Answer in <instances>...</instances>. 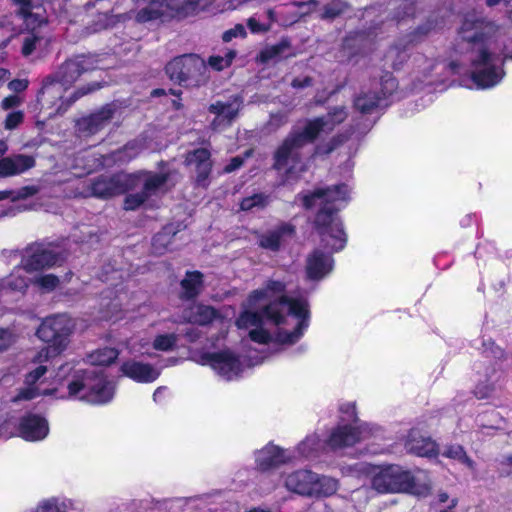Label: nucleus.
I'll use <instances>...</instances> for the list:
<instances>
[{
  "label": "nucleus",
  "instance_id": "58836bf2",
  "mask_svg": "<svg viewBox=\"0 0 512 512\" xmlns=\"http://www.w3.org/2000/svg\"><path fill=\"white\" fill-rule=\"evenodd\" d=\"M236 55L237 53L235 50L227 49L222 54L210 56L208 58V65L216 71H221L232 64Z\"/></svg>",
  "mask_w": 512,
  "mask_h": 512
},
{
  "label": "nucleus",
  "instance_id": "f3484780",
  "mask_svg": "<svg viewBox=\"0 0 512 512\" xmlns=\"http://www.w3.org/2000/svg\"><path fill=\"white\" fill-rule=\"evenodd\" d=\"M98 68L92 56H78L65 62L54 75L58 82L63 83L68 89L80 77L83 72Z\"/></svg>",
  "mask_w": 512,
  "mask_h": 512
},
{
  "label": "nucleus",
  "instance_id": "dca6fc26",
  "mask_svg": "<svg viewBox=\"0 0 512 512\" xmlns=\"http://www.w3.org/2000/svg\"><path fill=\"white\" fill-rule=\"evenodd\" d=\"M243 100L240 96L235 95L227 101H216L212 103L208 111L214 115V119L210 123L212 130L219 131L229 127L238 116L242 108Z\"/></svg>",
  "mask_w": 512,
  "mask_h": 512
},
{
  "label": "nucleus",
  "instance_id": "473e14b6",
  "mask_svg": "<svg viewBox=\"0 0 512 512\" xmlns=\"http://www.w3.org/2000/svg\"><path fill=\"white\" fill-rule=\"evenodd\" d=\"M71 509V500L63 497H51L41 501L35 512H69Z\"/></svg>",
  "mask_w": 512,
  "mask_h": 512
},
{
  "label": "nucleus",
  "instance_id": "2f4dec72",
  "mask_svg": "<svg viewBox=\"0 0 512 512\" xmlns=\"http://www.w3.org/2000/svg\"><path fill=\"white\" fill-rule=\"evenodd\" d=\"M354 104L356 109L362 113H371L376 108L384 106L382 104V98H380L376 92L372 91L359 94L356 97Z\"/></svg>",
  "mask_w": 512,
  "mask_h": 512
},
{
  "label": "nucleus",
  "instance_id": "423d86ee",
  "mask_svg": "<svg viewBox=\"0 0 512 512\" xmlns=\"http://www.w3.org/2000/svg\"><path fill=\"white\" fill-rule=\"evenodd\" d=\"M166 180V175L152 172L118 173L112 176L101 175L91 182L90 195L98 198H110L141 187V192L127 195L124 201L126 210H135L150 196L156 194Z\"/></svg>",
  "mask_w": 512,
  "mask_h": 512
},
{
  "label": "nucleus",
  "instance_id": "49530a36",
  "mask_svg": "<svg viewBox=\"0 0 512 512\" xmlns=\"http://www.w3.org/2000/svg\"><path fill=\"white\" fill-rule=\"evenodd\" d=\"M342 417L340 423L360 425L356 416V407L354 403L343 404L340 408ZM362 425H365L364 423Z\"/></svg>",
  "mask_w": 512,
  "mask_h": 512
},
{
  "label": "nucleus",
  "instance_id": "603ef678",
  "mask_svg": "<svg viewBox=\"0 0 512 512\" xmlns=\"http://www.w3.org/2000/svg\"><path fill=\"white\" fill-rule=\"evenodd\" d=\"M246 36L245 27L242 24H236L233 28L225 31L222 35V39L224 42H230L234 38Z\"/></svg>",
  "mask_w": 512,
  "mask_h": 512
},
{
  "label": "nucleus",
  "instance_id": "a878e982",
  "mask_svg": "<svg viewBox=\"0 0 512 512\" xmlns=\"http://www.w3.org/2000/svg\"><path fill=\"white\" fill-rule=\"evenodd\" d=\"M311 483L308 497L316 499L331 497L336 494L340 487L336 478L316 472L313 474Z\"/></svg>",
  "mask_w": 512,
  "mask_h": 512
},
{
  "label": "nucleus",
  "instance_id": "cd10ccee",
  "mask_svg": "<svg viewBox=\"0 0 512 512\" xmlns=\"http://www.w3.org/2000/svg\"><path fill=\"white\" fill-rule=\"evenodd\" d=\"M294 229L288 224H282L276 229L269 230L259 235L258 243L263 249L276 251L281 244L292 237Z\"/></svg>",
  "mask_w": 512,
  "mask_h": 512
},
{
  "label": "nucleus",
  "instance_id": "6ab92c4d",
  "mask_svg": "<svg viewBox=\"0 0 512 512\" xmlns=\"http://www.w3.org/2000/svg\"><path fill=\"white\" fill-rule=\"evenodd\" d=\"M408 452L421 457H435L439 453L437 443L417 429H412L405 442Z\"/></svg>",
  "mask_w": 512,
  "mask_h": 512
},
{
  "label": "nucleus",
  "instance_id": "aec40b11",
  "mask_svg": "<svg viewBox=\"0 0 512 512\" xmlns=\"http://www.w3.org/2000/svg\"><path fill=\"white\" fill-rule=\"evenodd\" d=\"M49 432L47 421L41 416L29 414L19 423V434L26 441H39Z\"/></svg>",
  "mask_w": 512,
  "mask_h": 512
},
{
  "label": "nucleus",
  "instance_id": "6e6552de",
  "mask_svg": "<svg viewBox=\"0 0 512 512\" xmlns=\"http://www.w3.org/2000/svg\"><path fill=\"white\" fill-rule=\"evenodd\" d=\"M74 328V320L67 314L46 317L36 334L40 340L48 343L49 347L42 349L35 361L41 363L63 352L69 344V338Z\"/></svg>",
  "mask_w": 512,
  "mask_h": 512
},
{
  "label": "nucleus",
  "instance_id": "393cba45",
  "mask_svg": "<svg viewBox=\"0 0 512 512\" xmlns=\"http://www.w3.org/2000/svg\"><path fill=\"white\" fill-rule=\"evenodd\" d=\"M333 259L330 254L315 250L308 258L306 272L309 279L320 280L333 269Z\"/></svg>",
  "mask_w": 512,
  "mask_h": 512
},
{
  "label": "nucleus",
  "instance_id": "c85d7f7f",
  "mask_svg": "<svg viewBox=\"0 0 512 512\" xmlns=\"http://www.w3.org/2000/svg\"><path fill=\"white\" fill-rule=\"evenodd\" d=\"M34 166V159L26 155H15L0 160V177L21 174Z\"/></svg>",
  "mask_w": 512,
  "mask_h": 512
},
{
  "label": "nucleus",
  "instance_id": "ea45409f",
  "mask_svg": "<svg viewBox=\"0 0 512 512\" xmlns=\"http://www.w3.org/2000/svg\"><path fill=\"white\" fill-rule=\"evenodd\" d=\"M13 2L17 6V12L25 21L27 28L32 27V29H34L36 22L38 25L42 23V21L37 20L36 16L31 12V3L29 0H13Z\"/></svg>",
  "mask_w": 512,
  "mask_h": 512
},
{
  "label": "nucleus",
  "instance_id": "4c0bfd02",
  "mask_svg": "<svg viewBox=\"0 0 512 512\" xmlns=\"http://www.w3.org/2000/svg\"><path fill=\"white\" fill-rule=\"evenodd\" d=\"M176 231L171 225L166 226L162 232L154 236L152 246L156 253L162 254L168 250Z\"/></svg>",
  "mask_w": 512,
  "mask_h": 512
},
{
  "label": "nucleus",
  "instance_id": "a18cd8bd",
  "mask_svg": "<svg viewBox=\"0 0 512 512\" xmlns=\"http://www.w3.org/2000/svg\"><path fill=\"white\" fill-rule=\"evenodd\" d=\"M43 42V38L38 35V33L27 34L23 38L22 45V54L24 56H29L32 52H34Z\"/></svg>",
  "mask_w": 512,
  "mask_h": 512
},
{
  "label": "nucleus",
  "instance_id": "864d4df0",
  "mask_svg": "<svg viewBox=\"0 0 512 512\" xmlns=\"http://www.w3.org/2000/svg\"><path fill=\"white\" fill-rule=\"evenodd\" d=\"M405 52L400 51L397 47L391 48L387 54V60H390L393 67H398L405 60Z\"/></svg>",
  "mask_w": 512,
  "mask_h": 512
},
{
  "label": "nucleus",
  "instance_id": "c756f323",
  "mask_svg": "<svg viewBox=\"0 0 512 512\" xmlns=\"http://www.w3.org/2000/svg\"><path fill=\"white\" fill-rule=\"evenodd\" d=\"M184 319L190 323L206 325L216 319V312L209 306L194 304L185 312Z\"/></svg>",
  "mask_w": 512,
  "mask_h": 512
},
{
  "label": "nucleus",
  "instance_id": "7c9ffc66",
  "mask_svg": "<svg viewBox=\"0 0 512 512\" xmlns=\"http://www.w3.org/2000/svg\"><path fill=\"white\" fill-rule=\"evenodd\" d=\"M141 150L142 147L138 143H128L122 150L113 152L111 155L104 157L100 165H110L112 161L115 163L129 162L130 160L135 158L140 153Z\"/></svg>",
  "mask_w": 512,
  "mask_h": 512
},
{
  "label": "nucleus",
  "instance_id": "052dcab7",
  "mask_svg": "<svg viewBox=\"0 0 512 512\" xmlns=\"http://www.w3.org/2000/svg\"><path fill=\"white\" fill-rule=\"evenodd\" d=\"M243 164V159L239 156L234 157L230 163L225 167L224 171L227 173L233 172Z\"/></svg>",
  "mask_w": 512,
  "mask_h": 512
},
{
  "label": "nucleus",
  "instance_id": "1a4fd4ad",
  "mask_svg": "<svg viewBox=\"0 0 512 512\" xmlns=\"http://www.w3.org/2000/svg\"><path fill=\"white\" fill-rule=\"evenodd\" d=\"M58 263V256L52 250L42 249L30 252L22 259L21 266L16 267L11 274L0 280V297L9 293L24 294L30 279L28 273L54 266Z\"/></svg>",
  "mask_w": 512,
  "mask_h": 512
},
{
  "label": "nucleus",
  "instance_id": "f03ea898",
  "mask_svg": "<svg viewBox=\"0 0 512 512\" xmlns=\"http://www.w3.org/2000/svg\"><path fill=\"white\" fill-rule=\"evenodd\" d=\"M46 366L39 365L31 370L25 379L26 387L15 400H30L40 395H56L58 386L67 382V397L86 401L91 404H106L114 396L115 388L102 371L96 368H76L73 363L61 365L55 373L53 382L48 384L41 379Z\"/></svg>",
  "mask_w": 512,
  "mask_h": 512
},
{
  "label": "nucleus",
  "instance_id": "79ce46f5",
  "mask_svg": "<svg viewBox=\"0 0 512 512\" xmlns=\"http://www.w3.org/2000/svg\"><path fill=\"white\" fill-rule=\"evenodd\" d=\"M33 283L42 291V292H51L55 290L59 284L60 279L54 274H40L33 279Z\"/></svg>",
  "mask_w": 512,
  "mask_h": 512
},
{
  "label": "nucleus",
  "instance_id": "72a5a7b5",
  "mask_svg": "<svg viewBox=\"0 0 512 512\" xmlns=\"http://www.w3.org/2000/svg\"><path fill=\"white\" fill-rule=\"evenodd\" d=\"M320 448H327L317 435H310L298 447V455L307 459L316 457Z\"/></svg>",
  "mask_w": 512,
  "mask_h": 512
},
{
  "label": "nucleus",
  "instance_id": "f704fd0d",
  "mask_svg": "<svg viewBox=\"0 0 512 512\" xmlns=\"http://www.w3.org/2000/svg\"><path fill=\"white\" fill-rule=\"evenodd\" d=\"M118 357V351L114 348L105 347L97 349L87 357L88 362L93 366L109 365Z\"/></svg>",
  "mask_w": 512,
  "mask_h": 512
},
{
  "label": "nucleus",
  "instance_id": "412c9836",
  "mask_svg": "<svg viewBox=\"0 0 512 512\" xmlns=\"http://www.w3.org/2000/svg\"><path fill=\"white\" fill-rule=\"evenodd\" d=\"M292 456L278 446L269 444L255 453L257 468L266 471L292 460Z\"/></svg>",
  "mask_w": 512,
  "mask_h": 512
},
{
  "label": "nucleus",
  "instance_id": "e433bc0d",
  "mask_svg": "<svg viewBox=\"0 0 512 512\" xmlns=\"http://www.w3.org/2000/svg\"><path fill=\"white\" fill-rule=\"evenodd\" d=\"M202 275L199 272H189L186 277L182 280L181 286L184 291L186 298L195 297L201 288Z\"/></svg>",
  "mask_w": 512,
  "mask_h": 512
},
{
  "label": "nucleus",
  "instance_id": "5701e85b",
  "mask_svg": "<svg viewBox=\"0 0 512 512\" xmlns=\"http://www.w3.org/2000/svg\"><path fill=\"white\" fill-rule=\"evenodd\" d=\"M185 162L188 166L195 167L197 184L206 187L211 171L210 152L205 148L196 149L187 154Z\"/></svg>",
  "mask_w": 512,
  "mask_h": 512
},
{
  "label": "nucleus",
  "instance_id": "4468645a",
  "mask_svg": "<svg viewBox=\"0 0 512 512\" xmlns=\"http://www.w3.org/2000/svg\"><path fill=\"white\" fill-rule=\"evenodd\" d=\"M206 69L203 59L195 55H183L170 61L166 66L169 78L179 84H188L190 80L198 82V77Z\"/></svg>",
  "mask_w": 512,
  "mask_h": 512
},
{
  "label": "nucleus",
  "instance_id": "bb28decb",
  "mask_svg": "<svg viewBox=\"0 0 512 512\" xmlns=\"http://www.w3.org/2000/svg\"><path fill=\"white\" fill-rule=\"evenodd\" d=\"M314 472L311 470H298L285 476L284 486L290 492L308 497Z\"/></svg>",
  "mask_w": 512,
  "mask_h": 512
},
{
  "label": "nucleus",
  "instance_id": "f257e3e1",
  "mask_svg": "<svg viewBox=\"0 0 512 512\" xmlns=\"http://www.w3.org/2000/svg\"><path fill=\"white\" fill-rule=\"evenodd\" d=\"M286 287V282L271 279L247 298L236 325L248 329L252 341L292 345L304 335L309 326L308 301L303 295H287Z\"/></svg>",
  "mask_w": 512,
  "mask_h": 512
},
{
  "label": "nucleus",
  "instance_id": "c9c22d12",
  "mask_svg": "<svg viewBox=\"0 0 512 512\" xmlns=\"http://www.w3.org/2000/svg\"><path fill=\"white\" fill-rule=\"evenodd\" d=\"M443 456L458 461L472 471L476 469L475 462L467 455L461 445L453 444L447 446L443 451Z\"/></svg>",
  "mask_w": 512,
  "mask_h": 512
},
{
  "label": "nucleus",
  "instance_id": "09e8293b",
  "mask_svg": "<svg viewBox=\"0 0 512 512\" xmlns=\"http://www.w3.org/2000/svg\"><path fill=\"white\" fill-rule=\"evenodd\" d=\"M247 26L253 34L266 33L270 30V23L261 22L254 16L247 20Z\"/></svg>",
  "mask_w": 512,
  "mask_h": 512
},
{
  "label": "nucleus",
  "instance_id": "338daca9",
  "mask_svg": "<svg viewBox=\"0 0 512 512\" xmlns=\"http://www.w3.org/2000/svg\"><path fill=\"white\" fill-rule=\"evenodd\" d=\"M267 20L264 21L265 23H270V28L272 27L273 23L276 21L275 12L273 9H269L266 13Z\"/></svg>",
  "mask_w": 512,
  "mask_h": 512
},
{
  "label": "nucleus",
  "instance_id": "b1692460",
  "mask_svg": "<svg viewBox=\"0 0 512 512\" xmlns=\"http://www.w3.org/2000/svg\"><path fill=\"white\" fill-rule=\"evenodd\" d=\"M177 341L178 336L174 333L160 334L155 337L152 345L149 344L148 340L141 339L139 342L132 344L130 350L132 353L151 357V348L158 351H169L176 345Z\"/></svg>",
  "mask_w": 512,
  "mask_h": 512
},
{
  "label": "nucleus",
  "instance_id": "9b49d317",
  "mask_svg": "<svg viewBox=\"0 0 512 512\" xmlns=\"http://www.w3.org/2000/svg\"><path fill=\"white\" fill-rule=\"evenodd\" d=\"M193 357L197 363L211 367L219 377L227 381L240 377L245 367L240 357L229 349L213 353L203 352Z\"/></svg>",
  "mask_w": 512,
  "mask_h": 512
},
{
  "label": "nucleus",
  "instance_id": "2eb2a0df",
  "mask_svg": "<svg viewBox=\"0 0 512 512\" xmlns=\"http://www.w3.org/2000/svg\"><path fill=\"white\" fill-rule=\"evenodd\" d=\"M416 79L421 83L444 82L445 78L458 72V65L451 62L448 67L433 58L418 55L414 59Z\"/></svg>",
  "mask_w": 512,
  "mask_h": 512
},
{
  "label": "nucleus",
  "instance_id": "0eeeda50",
  "mask_svg": "<svg viewBox=\"0 0 512 512\" xmlns=\"http://www.w3.org/2000/svg\"><path fill=\"white\" fill-rule=\"evenodd\" d=\"M368 473L372 477L373 488L380 493L408 492L424 495L430 490L426 484H416L419 476L412 475L398 465L368 467Z\"/></svg>",
  "mask_w": 512,
  "mask_h": 512
},
{
  "label": "nucleus",
  "instance_id": "a19ab883",
  "mask_svg": "<svg viewBox=\"0 0 512 512\" xmlns=\"http://www.w3.org/2000/svg\"><path fill=\"white\" fill-rule=\"evenodd\" d=\"M268 197L263 193H257L243 198L240 203L242 211H253L264 208L268 204Z\"/></svg>",
  "mask_w": 512,
  "mask_h": 512
},
{
  "label": "nucleus",
  "instance_id": "39448f33",
  "mask_svg": "<svg viewBox=\"0 0 512 512\" xmlns=\"http://www.w3.org/2000/svg\"><path fill=\"white\" fill-rule=\"evenodd\" d=\"M346 118L345 107H335L326 116L309 120L302 128H294L275 152V168L286 173L301 169L300 150L317 137L330 133Z\"/></svg>",
  "mask_w": 512,
  "mask_h": 512
},
{
  "label": "nucleus",
  "instance_id": "9d476101",
  "mask_svg": "<svg viewBox=\"0 0 512 512\" xmlns=\"http://www.w3.org/2000/svg\"><path fill=\"white\" fill-rule=\"evenodd\" d=\"M97 88L98 86H93L79 93L68 89L53 77L47 78L37 95V105L40 112H44L47 117H53L64 113L78 97Z\"/></svg>",
  "mask_w": 512,
  "mask_h": 512
},
{
  "label": "nucleus",
  "instance_id": "f8f14e48",
  "mask_svg": "<svg viewBox=\"0 0 512 512\" xmlns=\"http://www.w3.org/2000/svg\"><path fill=\"white\" fill-rule=\"evenodd\" d=\"M371 435L372 429L368 425L339 423L331 430L325 445L327 449L338 451L366 440Z\"/></svg>",
  "mask_w": 512,
  "mask_h": 512
},
{
  "label": "nucleus",
  "instance_id": "20e7f679",
  "mask_svg": "<svg viewBox=\"0 0 512 512\" xmlns=\"http://www.w3.org/2000/svg\"><path fill=\"white\" fill-rule=\"evenodd\" d=\"M351 189L347 184L334 185L316 189L313 193L301 197L305 208L319 207L315 217V225L321 238V243L337 252L342 250L347 242V236L337 211L346 206L350 200Z\"/></svg>",
  "mask_w": 512,
  "mask_h": 512
},
{
  "label": "nucleus",
  "instance_id": "a211bd4d",
  "mask_svg": "<svg viewBox=\"0 0 512 512\" xmlns=\"http://www.w3.org/2000/svg\"><path fill=\"white\" fill-rule=\"evenodd\" d=\"M121 372L124 376L139 383L154 382L161 374V370L153 365L135 360L124 362Z\"/></svg>",
  "mask_w": 512,
  "mask_h": 512
},
{
  "label": "nucleus",
  "instance_id": "5fc2aeb1",
  "mask_svg": "<svg viewBox=\"0 0 512 512\" xmlns=\"http://www.w3.org/2000/svg\"><path fill=\"white\" fill-rule=\"evenodd\" d=\"M23 120V114L20 111L10 113L5 121V127L7 129H14Z\"/></svg>",
  "mask_w": 512,
  "mask_h": 512
},
{
  "label": "nucleus",
  "instance_id": "774afa93",
  "mask_svg": "<svg viewBox=\"0 0 512 512\" xmlns=\"http://www.w3.org/2000/svg\"><path fill=\"white\" fill-rule=\"evenodd\" d=\"M505 463L512 469V454L505 458Z\"/></svg>",
  "mask_w": 512,
  "mask_h": 512
},
{
  "label": "nucleus",
  "instance_id": "37998d69",
  "mask_svg": "<svg viewBox=\"0 0 512 512\" xmlns=\"http://www.w3.org/2000/svg\"><path fill=\"white\" fill-rule=\"evenodd\" d=\"M380 86H381V95H379V97L382 98V104L384 106H386L387 103L385 101L390 96H392L394 94V92H396V90L398 88V83L392 74L386 73L381 78Z\"/></svg>",
  "mask_w": 512,
  "mask_h": 512
},
{
  "label": "nucleus",
  "instance_id": "bf43d9fd",
  "mask_svg": "<svg viewBox=\"0 0 512 512\" xmlns=\"http://www.w3.org/2000/svg\"><path fill=\"white\" fill-rule=\"evenodd\" d=\"M287 121V115L285 113H277L271 115L270 125L273 127H279Z\"/></svg>",
  "mask_w": 512,
  "mask_h": 512
},
{
  "label": "nucleus",
  "instance_id": "0e129e2a",
  "mask_svg": "<svg viewBox=\"0 0 512 512\" xmlns=\"http://www.w3.org/2000/svg\"><path fill=\"white\" fill-rule=\"evenodd\" d=\"M493 386L489 385L485 388V390H482L480 386L476 387L475 394L478 398H486L489 396L490 392L493 390Z\"/></svg>",
  "mask_w": 512,
  "mask_h": 512
},
{
  "label": "nucleus",
  "instance_id": "6e6d98bb",
  "mask_svg": "<svg viewBox=\"0 0 512 512\" xmlns=\"http://www.w3.org/2000/svg\"><path fill=\"white\" fill-rule=\"evenodd\" d=\"M8 87L14 92H21L28 87V81L25 79H16L9 82Z\"/></svg>",
  "mask_w": 512,
  "mask_h": 512
},
{
  "label": "nucleus",
  "instance_id": "8fccbe9b",
  "mask_svg": "<svg viewBox=\"0 0 512 512\" xmlns=\"http://www.w3.org/2000/svg\"><path fill=\"white\" fill-rule=\"evenodd\" d=\"M437 502L438 504H447L446 507L440 508L439 512H454L458 500L457 498H450L445 492H440L437 496Z\"/></svg>",
  "mask_w": 512,
  "mask_h": 512
},
{
  "label": "nucleus",
  "instance_id": "7ed1b4c3",
  "mask_svg": "<svg viewBox=\"0 0 512 512\" xmlns=\"http://www.w3.org/2000/svg\"><path fill=\"white\" fill-rule=\"evenodd\" d=\"M499 32L495 22L476 13L467 14L459 28L458 38L470 47L471 80L477 89L497 85L505 75L504 59H512V51L499 48Z\"/></svg>",
  "mask_w": 512,
  "mask_h": 512
},
{
  "label": "nucleus",
  "instance_id": "c03bdc74",
  "mask_svg": "<svg viewBox=\"0 0 512 512\" xmlns=\"http://www.w3.org/2000/svg\"><path fill=\"white\" fill-rule=\"evenodd\" d=\"M289 48V44L286 41H281L278 44L269 46L265 48L260 53V60L262 62H268L280 57L287 49Z\"/></svg>",
  "mask_w": 512,
  "mask_h": 512
},
{
  "label": "nucleus",
  "instance_id": "69168bd1",
  "mask_svg": "<svg viewBox=\"0 0 512 512\" xmlns=\"http://www.w3.org/2000/svg\"><path fill=\"white\" fill-rule=\"evenodd\" d=\"M311 83V79L309 77H305L302 80L301 79H294L292 82V86L295 88H302L309 86Z\"/></svg>",
  "mask_w": 512,
  "mask_h": 512
},
{
  "label": "nucleus",
  "instance_id": "13d9d810",
  "mask_svg": "<svg viewBox=\"0 0 512 512\" xmlns=\"http://www.w3.org/2000/svg\"><path fill=\"white\" fill-rule=\"evenodd\" d=\"M20 104V98L16 95H11L3 99L2 107L4 109H10Z\"/></svg>",
  "mask_w": 512,
  "mask_h": 512
},
{
  "label": "nucleus",
  "instance_id": "de8ad7c7",
  "mask_svg": "<svg viewBox=\"0 0 512 512\" xmlns=\"http://www.w3.org/2000/svg\"><path fill=\"white\" fill-rule=\"evenodd\" d=\"M346 8V4L341 0H333L325 6L323 17L334 18L340 15Z\"/></svg>",
  "mask_w": 512,
  "mask_h": 512
},
{
  "label": "nucleus",
  "instance_id": "680f3d73",
  "mask_svg": "<svg viewBox=\"0 0 512 512\" xmlns=\"http://www.w3.org/2000/svg\"><path fill=\"white\" fill-rule=\"evenodd\" d=\"M166 391V387H158L153 393V401L157 404H161L165 398Z\"/></svg>",
  "mask_w": 512,
  "mask_h": 512
},
{
  "label": "nucleus",
  "instance_id": "4d7b16f0",
  "mask_svg": "<svg viewBox=\"0 0 512 512\" xmlns=\"http://www.w3.org/2000/svg\"><path fill=\"white\" fill-rule=\"evenodd\" d=\"M338 143H336V139L332 140V143L328 144H320L316 147V153L317 154H328L332 152L336 147Z\"/></svg>",
  "mask_w": 512,
  "mask_h": 512
},
{
  "label": "nucleus",
  "instance_id": "ddd939ff",
  "mask_svg": "<svg viewBox=\"0 0 512 512\" xmlns=\"http://www.w3.org/2000/svg\"><path fill=\"white\" fill-rule=\"evenodd\" d=\"M195 4V0H150L147 6L138 11L136 19L139 22H149L162 17L184 14L194 9Z\"/></svg>",
  "mask_w": 512,
  "mask_h": 512
},
{
  "label": "nucleus",
  "instance_id": "e2e57ef3",
  "mask_svg": "<svg viewBox=\"0 0 512 512\" xmlns=\"http://www.w3.org/2000/svg\"><path fill=\"white\" fill-rule=\"evenodd\" d=\"M200 330L198 328H190L186 331L185 335L190 342L196 341L200 337Z\"/></svg>",
  "mask_w": 512,
  "mask_h": 512
},
{
  "label": "nucleus",
  "instance_id": "3c124183",
  "mask_svg": "<svg viewBox=\"0 0 512 512\" xmlns=\"http://www.w3.org/2000/svg\"><path fill=\"white\" fill-rule=\"evenodd\" d=\"M16 340L14 332L7 328H0V351L7 349Z\"/></svg>",
  "mask_w": 512,
  "mask_h": 512
},
{
  "label": "nucleus",
  "instance_id": "4be33fe9",
  "mask_svg": "<svg viewBox=\"0 0 512 512\" xmlns=\"http://www.w3.org/2000/svg\"><path fill=\"white\" fill-rule=\"evenodd\" d=\"M113 113V105H106L99 111L79 120L78 129L87 135L95 134L110 123Z\"/></svg>",
  "mask_w": 512,
  "mask_h": 512
}]
</instances>
